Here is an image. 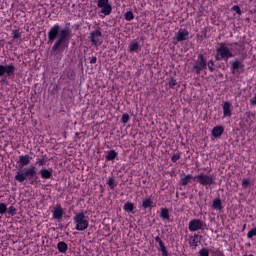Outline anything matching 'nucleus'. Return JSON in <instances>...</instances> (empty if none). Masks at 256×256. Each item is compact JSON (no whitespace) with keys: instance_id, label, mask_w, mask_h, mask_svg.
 <instances>
[{"instance_id":"obj_1","label":"nucleus","mask_w":256,"mask_h":256,"mask_svg":"<svg viewBox=\"0 0 256 256\" xmlns=\"http://www.w3.org/2000/svg\"><path fill=\"white\" fill-rule=\"evenodd\" d=\"M69 30L61 29L59 24H55L48 31V42L53 43V52H63L69 46Z\"/></svg>"},{"instance_id":"obj_2","label":"nucleus","mask_w":256,"mask_h":256,"mask_svg":"<svg viewBox=\"0 0 256 256\" xmlns=\"http://www.w3.org/2000/svg\"><path fill=\"white\" fill-rule=\"evenodd\" d=\"M238 45V43H228V42H222L217 47L216 52V60L221 61L225 60L228 61L229 58H232L235 56L233 50Z\"/></svg>"},{"instance_id":"obj_3","label":"nucleus","mask_w":256,"mask_h":256,"mask_svg":"<svg viewBox=\"0 0 256 256\" xmlns=\"http://www.w3.org/2000/svg\"><path fill=\"white\" fill-rule=\"evenodd\" d=\"M73 221L75 224L76 231L83 232V231L87 230V228L89 227V220L85 216L84 212L75 213V215L73 217Z\"/></svg>"},{"instance_id":"obj_4","label":"nucleus","mask_w":256,"mask_h":256,"mask_svg":"<svg viewBox=\"0 0 256 256\" xmlns=\"http://www.w3.org/2000/svg\"><path fill=\"white\" fill-rule=\"evenodd\" d=\"M36 175V168L34 166L25 167L23 170H19L15 175V180L18 183H23L27 178L31 179Z\"/></svg>"},{"instance_id":"obj_5","label":"nucleus","mask_w":256,"mask_h":256,"mask_svg":"<svg viewBox=\"0 0 256 256\" xmlns=\"http://www.w3.org/2000/svg\"><path fill=\"white\" fill-rule=\"evenodd\" d=\"M195 179L203 187H210L214 184V178L210 174L200 173L195 176Z\"/></svg>"},{"instance_id":"obj_6","label":"nucleus","mask_w":256,"mask_h":256,"mask_svg":"<svg viewBox=\"0 0 256 256\" xmlns=\"http://www.w3.org/2000/svg\"><path fill=\"white\" fill-rule=\"evenodd\" d=\"M16 68L14 64H0V77L7 78L15 74Z\"/></svg>"},{"instance_id":"obj_7","label":"nucleus","mask_w":256,"mask_h":256,"mask_svg":"<svg viewBox=\"0 0 256 256\" xmlns=\"http://www.w3.org/2000/svg\"><path fill=\"white\" fill-rule=\"evenodd\" d=\"M207 68V61L202 54L198 55L196 62L194 63L193 69L197 74H200L201 71Z\"/></svg>"},{"instance_id":"obj_8","label":"nucleus","mask_w":256,"mask_h":256,"mask_svg":"<svg viewBox=\"0 0 256 256\" xmlns=\"http://www.w3.org/2000/svg\"><path fill=\"white\" fill-rule=\"evenodd\" d=\"M231 71L234 75H240L244 70V64L241 60H234L230 62Z\"/></svg>"},{"instance_id":"obj_9","label":"nucleus","mask_w":256,"mask_h":256,"mask_svg":"<svg viewBox=\"0 0 256 256\" xmlns=\"http://www.w3.org/2000/svg\"><path fill=\"white\" fill-rule=\"evenodd\" d=\"M190 232H198L204 230V222L200 219H193L189 222Z\"/></svg>"},{"instance_id":"obj_10","label":"nucleus","mask_w":256,"mask_h":256,"mask_svg":"<svg viewBox=\"0 0 256 256\" xmlns=\"http://www.w3.org/2000/svg\"><path fill=\"white\" fill-rule=\"evenodd\" d=\"M97 6L101 9V13L104 15H109L112 11V7L109 4V0H98Z\"/></svg>"},{"instance_id":"obj_11","label":"nucleus","mask_w":256,"mask_h":256,"mask_svg":"<svg viewBox=\"0 0 256 256\" xmlns=\"http://www.w3.org/2000/svg\"><path fill=\"white\" fill-rule=\"evenodd\" d=\"M101 36H102L101 31L95 30L90 33L89 39L93 45L98 46L102 44Z\"/></svg>"},{"instance_id":"obj_12","label":"nucleus","mask_w":256,"mask_h":256,"mask_svg":"<svg viewBox=\"0 0 256 256\" xmlns=\"http://www.w3.org/2000/svg\"><path fill=\"white\" fill-rule=\"evenodd\" d=\"M189 38V32L187 29H183L181 28L174 36L173 40L181 42V41H185Z\"/></svg>"},{"instance_id":"obj_13","label":"nucleus","mask_w":256,"mask_h":256,"mask_svg":"<svg viewBox=\"0 0 256 256\" xmlns=\"http://www.w3.org/2000/svg\"><path fill=\"white\" fill-rule=\"evenodd\" d=\"M32 161L31 156H29L28 154L26 155H20L18 160H17V165L19 167H26V165H29V163Z\"/></svg>"},{"instance_id":"obj_14","label":"nucleus","mask_w":256,"mask_h":256,"mask_svg":"<svg viewBox=\"0 0 256 256\" xmlns=\"http://www.w3.org/2000/svg\"><path fill=\"white\" fill-rule=\"evenodd\" d=\"M141 206L144 210L152 209L154 207L153 199L151 197L143 198Z\"/></svg>"},{"instance_id":"obj_15","label":"nucleus","mask_w":256,"mask_h":256,"mask_svg":"<svg viewBox=\"0 0 256 256\" xmlns=\"http://www.w3.org/2000/svg\"><path fill=\"white\" fill-rule=\"evenodd\" d=\"M39 174L43 180H49L52 178L53 170L52 168L50 169L42 168Z\"/></svg>"},{"instance_id":"obj_16","label":"nucleus","mask_w":256,"mask_h":256,"mask_svg":"<svg viewBox=\"0 0 256 256\" xmlns=\"http://www.w3.org/2000/svg\"><path fill=\"white\" fill-rule=\"evenodd\" d=\"M232 104L230 102H224L223 104V115L224 117H231Z\"/></svg>"},{"instance_id":"obj_17","label":"nucleus","mask_w":256,"mask_h":256,"mask_svg":"<svg viewBox=\"0 0 256 256\" xmlns=\"http://www.w3.org/2000/svg\"><path fill=\"white\" fill-rule=\"evenodd\" d=\"M63 209L61 208V206H57L54 211H53V219L55 220H61L63 217Z\"/></svg>"},{"instance_id":"obj_18","label":"nucleus","mask_w":256,"mask_h":256,"mask_svg":"<svg viewBox=\"0 0 256 256\" xmlns=\"http://www.w3.org/2000/svg\"><path fill=\"white\" fill-rule=\"evenodd\" d=\"M140 50H141V45L136 40L131 41L129 45V51L131 53L132 52L138 53Z\"/></svg>"},{"instance_id":"obj_19","label":"nucleus","mask_w":256,"mask_h":256,"mask_svg":"<svg viewBox=\"0 0 256 256\" xmlns=\"http://www.w3.org/2000/svg\"><path fill=\"white\" fill-rule=\"evenodd\" d=\"M224 133V128L222 126H215L212 130V135L213 137H215L216 139H218L219 137H221V135H223Z\"/></svg>"},{"instance_id":"obj_20","label":"nucleus","mask_w":256,"mask_h":256,"mask_svg":"<svg viewBox=\"0 0 256 256\" xmlns=\"http://www.w3.org/2000/svg\"><path fill=\"white\" fill-rule=\"evenodd\" d=\"M191 180H193V176L192 175H190V174H188V175H182L181 176V179H180V181H181V185L182 186H187L189 183H190V181Z\"/></svg>"},{"instance_id":"obj_21","label":"nucleus","mask_w":256,"mask_h":256,"mask_svg":"<svg viewBox=\"0 0 256 256\" xmlns=\"http://www.w3.org/2000/svg\"><path fill=\"white\" fill-rule=\"evenodd\" d=\"M200 239H201V236H199L198 234H195L191 239H190V246L191 247H198V244L200 243Z\"/></svg>"},{"instance_id":"obj_22","label":"nucleus","mask_w":256,"mask_h":256,"mask_svg":"<svg viewBox=\"0 0 256 256\" xmlns=\"http://www.w3.org/2000/svg\"><path fill=\"white\" fill-rule=\"evenodd\" d=\"M212 207L216 211H221L222 210V201H221V199L220 198L214 199Z\"/></svg>"},{"instance_id":"obj_23","label":"nucleus","mask_w":256,"mask_h":256,"mask_svg":"<svg viewBox=\"0 0 256 256\" xmlns=\"http://www.w3.org/2000/svg\"><path fill=\"white\" fill-rule=\"evenodd\" d=\"M160 218H161L163 221H168V220L170 219L169 210H168L167 208H162V209H161Z\"/></svg>"},{"instance_id":"obj_24","label":"nucleus","mask_w":256,"mask_h":256,"mask_svg":"<svg viewBox=\"0 0 256 256\" xmlns=\"http://www.w3.org/2000/svg\"><path fill=\"white\" fill-rule=\"evenodd\" d=\"M57 249L59 251V253H66L67 249H68V246L67 244L64 242V241H60L58 244H57Z\"/></svg>"},{"instance_id":"obj_25","label":"nucleus","mask_w":256,"mask_h":256,"mask_svg":"<svg viewBox=\"0 0 256 256\" xmlns=\"http://www.w3.org/2000/svg\"><path fill=\"white\" fill-rule=\"evenodd\" d=\"M123 209L126 213H132L134 210V204L132 202H126Z\"/></svg>"},{"instance_id":"obj_26","label":"nucleus","mask_w":256,"mask_h":256,"mask_svg":"<svg viewBox=\"0 0 256 256\" xmlns=\"http://www.w3.org/2000/svg\"><path fill=\"white\" fill-rule=\"evenodd\" d=\"M115 157H117V153L115 150H110L108 154L106 155V160L107 161H114Z\"/></svg>"},{"instance_id":"obj_27","label":"nucleus","mask_w":256,"mask_h":256,"mask_svg":"<svg viewBox=\"0 0 256 256\" xmlns=\"http://www.w3.org/2000/svg\"><path fill=\"white\" fill-rule=\"evenodd\" d=\"M128 121H130V116L127 113H124L121 117V122L126 125V123H128Z\"/></svg>"},{"instance_id":"obj_28","label":"nucleus","mask_w":256,"mask_h":256,"mask_svg":"<svg viewBox=\"0 0 256 256\" xmlns=\"http://www.w3.org/2000/svg\"><path fill=\"white\" fill-rule=\"evenodd\" d=\"M251 185V180L249 178L242 180V186L243 189H248V187Z\"/></svg>"},{"instance_id":"obj_29","label":"nucleus","mask_w":256,"mask_h":256,"mask_svg":"<svg viewBox=\"0 0 256 256\" xmlns=\"http://www.w3.org/2000/svg\"><path fill=\"white\" fill-rule=\"evenodd\" d=\"M7 213V205L5 203H0V215H5Z\"/></svg>"},{"instance_id":"obj_30","label":"nucleus","mask_w":256,"mask_h":256,"mask_svg":"<svg viewBox=\"0 0 256 256\" xmlns=\"http://www.w3.org/2000/svg\"><path fill=\"white\" fill-rule=\"evenodd\" d=\"M253 237H256V227L252 228L247 234L248 239H252Z\"/></svg>"},{"instance_id":"obj_31","label":"nucleus","mask_w":256,"mask_h":256,"mask_svg":"<svg viewBox=\"0 0 256 256\" xmlns=\"http://www.w3.org/2000/svg\"><path fill=\"white\" fill-rule=\"evenodd\" d=\"M159 252H161L162 256H168V252L164 244L159 246Z\"/></svg>"},{"instance_id":"obj_32","label":"nucleus","mask_w":256,"mask_h":256,"mask_svg":"<svg viewBox=\"0 0 256 256\" xmlns=\"http://www.w3.org/2000/svg\"><path fill=\"white\" fill-rule=\"evenodd\" d=\"M125 19H126L127 21L133 20V19H134L133 12H132V11H127V12L125 13Z\"/></svg>"},{"instance_id":"obj_33","label":"nucleus","mask_w":256,"mask_h":256,"mask_svg":"<svg viewBox=\"0 0 256 256\" xmlns=\"http://www.w3.org/2000/svg\"><path fill=\"white\" fill-rule=\"evenodd\" d=\"M107 184H108V186H109V188H110L111 190H114L115 187H116V184L114 183V178H112V177L109 178Z\"/></svg>"},{"instance_id":"obj_34","label":"nucleus","mask_w":256,"mask_h":256,"mask_svg":"<svg viewBox=\"0 0 256 256\" xmlns=\"http://www.w3.org/2000/svg\"><path fill=\"white\" fill-rule=\"evenodd\" d=\"M7 214L11 217L15 216L16 215V209L14 206H10L8 211H7Z\"/></svg>"},{"instance_id":"obj_35","label":"nucleus","mask_w":256,"mask_h":256,"mask_svg":"<svg viewBox=\"0 0 256 256\" xmlns=\"http://www.w3.org/2000/svg\"><path fill=\"white\" fill-rule=\"evenodd\" d=\"M180 157H181V155H180L179 152L174 153L173 156H172L171 161H173V163H177L179 161Z\"/></svg>"},{"instance_id":"obj_36","label":"nucleus","mask_w":256,"mask_h":256,"mask_svg":"<svg viewBox=\"0 0 256 256\" xmlns=\"http://www.w3.org/2000/svg\"><path fill=\"white\" fill-rule=\"evenodd\" d=\"M36 165H39L40 167H43V165H46V160L44 158H37L36 159Z\"/></svg>"},{"instance_id":"obj_37","label":"nucleus","mask_w":256,"mask_h":256,"mask_svg":"<svg viewBox=\"0 0 256 256\" xmlns=\"http://www.w3.org/2000/svg\"><path fill=\"white\" fill-rule=\"evenodd\" d=\"M176 85V80L171 78L168 83H167V86L168 88H174V86Z\"/></svg>"},{"instance_id":"obj_38","label":"nucleus","mask_w":256,"mask_h":256,"mask_svg":"<svg viewBox=\"0 0 256 256\" xmlns=\"http://www.w3.org/2000/svg\"><path fill=\"white\" fill-rule=\"evenodd\" d=\"M12 35H13V39H14V40H16V39H18V38L21 37V34L19 33L18 30H13V31H12Z\"/></svg>"},{"instance_id":"obj_39","label":"nucleus","mask_w":256,"mask_h":256,"mask_svg":"<svg viewBox=\"0 0 256 256\" xmlns=\"http://www.w3.org/2000/svg\"><path fill=\"white\" fill-rule=\"evenodd\" d=\"M200 256H209V252L206 248H203L199 251Z\"/></svg>"},{"instance_id":"obj_40","label":"nucleus","mask_w":256,"mask_h":256,"mask_svg":"<svg viewBox=\"0 0 256 256\" xmlns=\"http://www.w3.org/2000/svg\"><path fill=\"white\" fill-rule=\"evenodd\" d=\"M207 66H208V68H209V70H210L211 72L214 71V62H213L212 60H210V61L207 63Z\"/></svg>"},{"instance_id":"obj_41","label":"nucleus","mask_w":256,"mask_h":256,"mask_svg":"<svg viewBox=\"0 0 256 256\" xmlns=\"http://www.w3.org/2000/svg\"><path fill=\"white\" fill-rule=\"evenodd\" d=\"M89 62L91 64H95L97 62V58L95 56H92V57L89 58Z\"/></svg>"},{"instance_id":"obj_42","label":"nucleus","mask_w":256,"mask_h":256,"mask_svg":"<svg viewBox=\"0 0 256 256\" xmlns=\"http://www.w3.org/2000/svg\"><path fill=\"white\" fill-rule=\"evenodd\" d=\"M155 241H156L157 243H159V246H162V245H163V241L160 239L159 236H156V237H155Z\"/></svg>"},{"instance_id":"obj_43","label":"nucleus","mask_w":256,"mask_h":256,"mask_svg":"<svg viewBox=\"0 0 256 256\" xmlns=\"http://www.w3.org/2000/svg\"><path fill=\"white\" fill-rule=\"evenodd\" d=\"M233 10L236 11L238 14H241V9L239 6H234Z\"/></svg>"},{"instance_id":"obj_44","label":"nucleus","mask_w":256,"mask_h":256,"mask_svg":"<svg viewBox=\"0 0 256 256\" xmlns=\"http://www.w3.org/2000/svg\"><path fill=\"white\" fill-rule=\"evenodd\" d=\"M251 105H256V94L253 96V98L250 100Z\"/></svg>"},{"instance_id":"obj_45","label":"nucleus","mask_w":256,"mask_h":256,"mask_svg":"<svg viewBox=\"0 0 256 256\" xmlns=\"http://www.w3.org/2000/svg\"><path fill=\"white\" fill-rule=\"evenodd\" d=\"M245 256H254L253 254H250V255H245Z\"/></svg>"}]
</instances>
